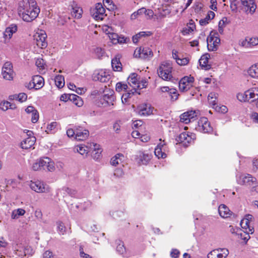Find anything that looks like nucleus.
<instances>
[{
  "label": "nucleus",
  "mask_w": 258,
  "mask_h": 258,
  "mask_svg": "<svg viewBox=\"0 0 258 258\" xmlns=\"http://www.w3.org/2000/svg\"><path fill=\"white\" fill-rule=\"evenodd\" d=\"M19 16L26 22H31L37 18L40 9L35 0H22L19 3Z\"/></svg>",
  "instance_id": "f257e3e1"
},
{
  "label": "nucleus",
  "mask_w": 258,
  "mask_h": 258,
  "mask_svg": "<svg viewBox=\"0 0 258 258\" xmlns=\"http://www.w3.org/2000/svg\"><path fill=\"white\" fill-rule=\"evenodd\" d=\"M172 70V64L169 62L164 61L157 70L158 76L164 80H171L173 77Z\"/></svg>",
  "instance_id": "f03ea898"
},
{
  "label": "nucleus",
  "mask_w": 258,
  "mask_h": 258,
  "mask_svg": "<svg viewBox=\"0 0 258 258\" xmlns=\"http://www.w3.org/2000/svg\"><path fill=\"white\" fill-rule=\"evenodd\" d=\"M29 185L32 190L38 193H48L51 191V187L43 181L31 180Z\"/></svg>",
  "instance_id": "7ed1b4c3"
},
{
  "label": "nucleus",
  "mask_w": 258,
  "mask_h": 258,
  "mask_svg": "<svg viewBox=\"0 0 258 258\" xmlns=\"http://www.w3.org/2000/svg\"><path fill=\"white\" fill-rule=\"evenodd\" d=\"M207 47L209 51L217 50L220 42V39L217 33L211 32L207 39Z\"/></svg>",
  "instance_id": "20e7f679"
},
{
  "label": "nucleus",
  "mask_w": 258,
  "mask_h": 258,
  "mask_svg": "<svg viewBox=\"0 0 258 258\" xmlns=\"http://www.w3.org/2000/svg\"><path fill=\"white\" fill-rule=\"evenodd\" d=\"M134 56L136 58L149 59L153 57V53L152 50L148 47H140L136 49Z\"/></svg>",
  "instance_id": "39448f33"
},
{
  "label": "nucleus",
  "mask_w": 258,
  "mask_h": 258,
  "mask_svg": "<svg viewBox=\"0 0 258 258\" xmlns=\"http://www.w3.org/2000/svg\"><path fill=\"white\" fill-rule=\"evenodd\" d=\"M34 43L41 48H44L47 45L46 41L47 35L45 32L42 30L37 31L33 36Z\"/></svg>",
  "instance_id": "423d86ee"
},
{
  "label": "nucleus",
  "mask_w": 258,
  "mask_h": 258,
  "mask_svg": "<svg viewBox=\"0 0 258 258\" xmlns=\"http://www.w3.org/2000/svg\"><path fill=\"white\" fill-rule=\"evenodd\" d=\"M194 78L189 76L183 77L179 82V89L180 92H184L193 87Z\"/></svg>",
  "instance_id": "0eeeda50"
},
{
  "label": "nucleus",
  "mask_w": 258,
  "mask_h": 258,
  "mask_svg": "<svg viewBox=\"0 0 258 258\" xmlns=\"http://www.w3.org/2000/svg\"><path fill=\"white\" fill-rule=\"evenodd\" d=\"M105 10L101 3L96 4L95 8L90 10V14L96 20H102L106 16Z\"/></svg>",
  "instance_id": "6e6552de"
},
{
  "label": "nucleus",
  "mask_w": 258,
  "mask_h": 258,
  "mask_svg": "<svg viewBox=\"0 0 258 258\" xmlns=\"http://www.w3.org/2000/svg\"><path fill=\"white\" fill-rule=\"evenodd\" d=\"M197 130L204 133H210L212 132L213 127L207 117H201L198 121Z\"/></svg>",
  "instance_id": "1a4fd4ad"
},
{
  "label": "nucleus",
  "mask_w": 258,
  "mask_h": 258,
  "mask_svg": "<svg viewBox=\"0 0 258 258\" xmlns=\"http://www.w3.org/2000/svg\"><path fill=\"white\" fill-rule=\"evenodd\" d=\"M137 113L141 116H148L153 114L154 108L148 103H141L137 106Z\"/></svg>",
  "instance_id": "9d476101"
},
{
  "label": "nucleus",
  "mask_w": 258,
  "mask_h": 258,
  "mask_svg": "<svg viewBox=\"0 0 258 258\" xmlns=\"http://www.w3.org/2000/svg\"><path fill=\"white\" fill-rule=\"evenodd\" d=\"M195 138V135L190 133H182L176 139L179 144H182L184 146L187 147L193 142Z\"/></svg>",
  "instance_id": "9b49d317"
},
{
  "label": "nucleus",
  "mask_w": 258,
  "mask_h": 258,
  "mask_svg": "<svg viewBox=\"0 0 258 258\" xmlns=\"http://www.w3.org/2000/svg\"><path fill=\"white\" fill-rule=\"evenodd\" d=\"M237 182L240 185H252L256 183V179L250 174H241L237 177Z\"/></svg>",
  "instance_id": "f8f14e48"
},
{
  "label": "nucleus",
  "mask_w": 258,
  "mask_h": 258,
  "mask_svg": "<svg viewBox=\"0 0 258 258\" xmlns=\"http://www.w3.org/2000/svg\"><path fill=\"white\" fill-rule=\"evenodd\" d=\"M2 74L3 78L6 80H13L14 78V71L13 66L10 62H6L4 63L3 68Z\"/></svg>",
  "instance_id": "ddd939ff"
},
{
  "label": "nucleus",
  "mask_w": 258,
  "mask_h": 258,
  "mask_svg": "<svg viewBox=\"0 0 258 258\" xmlns=\"http://www.w3.org/2000/svg\"><path fill=\"white\" fill-rule=\"evenodd\" d=\"M44 85V79L39 75L34 76L31 81L29 83L27 87L29 89L34 88L38 90L41 88Z\"/></svg>",
  "instance_id": "4468645a"
},
{
  "label": "nucleus",
  "mask_w": 258,
  "mask_h": 258,
  "mask_svg": "<svg viewBox=\"0 0 258 258\" xmlns=\"http://www.w3.org/2000/svg\"><path fill=\"white\" fill-rule=\"evenodd\" d=\"M229 254L226 248H219L212 250L208 254V258H226Z\"/></svg>",
  "instance_id": "2eb2a0df"
},
{
  "label": "nucleus",
  "mask_w": 258,
  "mask_h": 258,
  "mask_svg": "<svg viewBox=\"0 0 258 258\" xmlns=\"http://www.w3.org/2000/svg\"><path fill=\"white\" fill-rule=\"evenodd\" d=\"M49 162H50V158L48 157H45L40 158L33 164L32 168L34 171L45 170Z\"/></svg>",
  "instance_id": "dca6fc26"
},
{
  "label": "nucleus",
  "mask_w": 258,
  "mask_h": 258,
  "mask_svg": "<svg viewBox=\"0 0 258 258\" xmlns=\"http://www.w3.org/2000/svg\"><path fill=\"white\" fill-rule=\"evenodd\" d=\"M241 3L247 13L252 14L254 13L256 6L253 0H241Z\"/></svg>",
  "instance_id": "f3484780"
},
{
  "label": "nucleus",
  "mask_w": 258,
  "mask_h": 258,
  "mask_svg": "<svg viewBox=\"0 0 258 258\" xmlns=\"http://www.w3.org/2000/svg\"><path fill=\"white\" fill-rule=\"evenodd\" d=\"M197 115L198 112L196 111H188L181 114L180 116V120L181 122L186 124L189 123L191 119L196 117Z\"/></svg>",
  "instance_id": "a211bd4d"
},
{
  "label": "nucleus",
  "mask_w": 258,
  "mask_h": 258,
  "mask_svg": "<svg viewBox=\"0 0 258 258\" xmlns=\"http://www.w3.org/2000/svg\"><path fill=\"white\" fill-rule=\"evenodd\" d=\"M258 44V38L257 37H246L241 42V46L245 48H250Z\"/></svg>",
  "instance_id": "6ab92c4d"
},
{
  "label": "nucleus",
  "mask_w": 258,
  "mask_h": 258,
  "mask_svg": "<svg viewBox=\"0 0 258 258\" xmlns=\"http://www.w3.org/2000/svg\"><path fill=\"white\" fill-rule=\"evenodd\" d=\"M89 132L87 130L83 129L81 126H78L76 129L75 139L78 141H83L88 138Z\"/></svg>",
  "instance_id": "aec40b11"
},
{
  "label": "nucleus",
  "mask_w": 258,
  "mask_h": 258,
  "mask_svg": "<svg viewBox=\"0 0 258 258\" xmlns=\"http://www.w3.org/2000/svg\"><path fill=\"white\" fill-rule=\"evenodd\" d=\"M35 141L36 139L35 137H28L22 141L21 143V147L23 149H29L34 145Z\"/></svg>",
  "instance_id": "412c9836"
},
{
  "label": "nucleus",
  "mask_w": 258,
  "mask_h": 258,
  "mask_svg": "<svg viewBox=\"0 0 258 258\" xmlns=\"http://www.w3.org/2000/svg\"><path fill=\"white\" fill-rule=\"evenodd\" d=\"M139 160L143 164H147L151 160L152 155L145 152L139 151L136 155Z\"/></svg>",
  "instance_id": "4be33fe9"
},
{
  "label": "nucleus",
  "mask_w": 258,
  "mask_h": 258,
  "mask_svg": "<svg viewBox=\"0 0 258 258\" xmlns=\"http://www.w3.org/2000/svg\"><path fill=\"white\" fill-rule=\"evenodd\" d=\"M140 78L136 73H133L127 78V82L128 84L133 88L135 90L139 87L138 83Z\"/></svg>",
  "instance_id": "5701e85b"
},
{
  "label": "nucleus",
  "mask_w": 258,
  "mask_h": 258,
  "mask_svg": "<svg viewBox=\"0 0 258 258\" xmlns=\"http://www.w3.org/2000/svg\"><path fill=\"white\" fill-rule=\"evenodd\" d=\"M93 79L94 81H98L101 82H106L109 79V76L106 73L101 71L98 73H95L93 74Z\"/></svg>",
  "instance_id": "b1692460"
},
{
  "label": "nucleus",
  "mask_w": 258,
  "mask_h": 258,
  "mask_svg": "<svg viewBox=\"0 0 258 258\" xmlns=\"http://www.w3.org/2000/svg\"><path fill=\"white\" fill-rule=\"evenodd\" d=\"M248 101L253 102L258 99V88H253L246 91Z\"/></svg>",
  "instance_id": "393cba45"
},
{
  "label": "nucleus",
  "mask_w": 258,
  "mask_h": 258,
  "mask_svg": "<svg viewBox=\"0 0 258 258\" xmlns=\"http://www.w3.org/2000/svg\"><path fill=\"white\" fill-rule=\"evenodd\" d=\"M26 112L28 114L31 113V121L33 123L37 122L39 119V114L36 109L32 106H29L25 109Z\"/></svg>",
  "instance_id": "a878e982"
},
{
  "label": "nucleus",
  "mask_w": 258,
  "mask_h": 258,
  "mask_svg": "<svg viewBox=\"0 0 258 258\" xmlns=\"http://www.w3.org/2000/svg\"><path fill=\"white\" fill-rule=\"evenodd\" d=\"M210 54L206 53L203 55L199 60V63L201 67L206 70H209L211 68V65L209 64V59Z\"/></svg>",
  "instance_id": "bb28decb"
},
{
  "label": "nucleus",
  "mask_w": 258,
  "mask_h": 258,
  "mask_svg": "<svg viewBox=\"0 0 258 258\" xmlns=\"http://www.w3.org/2000/svg\"><path fill=\"white\" fill-rule=\"evenodd\" d=\"M77 191L74 189L70 188L68 187H63L59 189L58 191L57 194H60L64 197L67 195L71 197H74L76 195Z\"/></svg>",
  "instance_id": "cd10ccee"
},
{
  "label": "nucleus",
  "mask_w": 258,
  "mask_h": 258,
  "mask_svg": "<svg viewBox=\"0 0 258 258\" xmlns=\"http://www.w3.org/2000/svg\"><path fill=\"white\" fill-rule=\"evenodd\" d=\"M124 159L123 154L119 153L113 156L110 160V164L113 166L121 164Z\"/></svg>",
  "instance_id": "c85d7f7f"
},
{
  "label": "nucleus",
  "mask_w": 258,
  "mask_h": 258,
  "mask_svg": "<svg viewBox=\"0 0 258 258\" xmlns=\"http://www.w3.org/2000/svg\"><path fill=\"white\" fill-rule=\"evenodd\" d=\"M249 76L254 79L258 78V62L251 65L247 70Z\"/></svg>",
  "instance_id": "c756f323"
},
{
  "label": "nucleus",
  "mask_w": 258,
  "mask_h": 258,
  "mask_svg": "<svg viewBox=\"0 0 258 258\" xmlns=\"http://www.w3.org/2000/svg\"><path fill=\"white\" fill-rule=\"evenodd\" d=\"M164 144L160 143L155 149L154 153L158 158H165L166 154L163 151L162 148L164 147Z\"/></svg>",
  "instance_id": "7c9ffc66"
},
{
  "label": "nucleus",
  "mask_w": 258,
  "mask_h": 258,
  "mask_svg": "<svg viewBox=\"0 0 258 258\" xmlns=\"http://www.w3.org/2000/svg\"><path fill=\"white\" fill-rule=\"evenodd\" d=\"M218 211L219 215L223 218H227L231 215L229 208L225 205H221L219 207Z\"/></svg>",
  "instance_id": "2f4dec72"
},
{
  "label": "nucleus",
  "mask_w": 258,
  "mask_h": 258,
  "mask_svg": "<svg viewBox=\"0 0 258 258\" xmlns=\"http://www.w3.org/2000/svg\"><path fill=\"white\" fill-rule=\"evenodd\" d=\"M111 65L114 71H120L122 69V64L120 61L119 55H116L112 59Z\"/></svg>",
  "instance_id": "473e14b6"
},
{
  "label": "nucleus",
  "mask_w": 258,
  "mask_h": 258,
  "mask_svg": "<svg viewBox=\"0 0 258 258\" xmlns=\"http://www.w3.org/2000/svg\"><path fill=\"white\" fill-rule=\"evenodd\" d=\"M17 30V25L15 24L11 25L10 27L6 28L4 32L5 37L10 39L12 37L13 34L15 33Z\"/></svg>",
  "instance_id": "72a5a7b5"
},
{
  "label": "nucleus",
  "mask_w": 258,
  "mask_h": 258,
  "mask_svg": "<svg viewBox=\"0 0 258 258\" xmlns=\"http://www.w3.org/2000/svg\"><path fill=\"white\" fill-rule=\"evenodd\" d=\"M215 15V13L211 11H209L206 17L200 20V24L201 26L206 25L209 23L211 20H212L214 18Z\"/></svg>",
  "instance_id": "f704fd0d"
},
{
  "label": "nucleus",
  "mask_w": 258,
  "mask_h": 258,
  "mask_svg": "<svg viewBox=\"0 0 258 258\" xmlns=\"http://www.w3.org/2000/svg\"><path fill=\"white\" fill-rule=\"evenodd\" d=\"M75 150L82 155H87L90 152L88 146H85L84 145H80L76 146Z\"/></svg>",
  "instance_id": "c9c22d12"
},
{
  "label": "nucleus",
  "mask_w": 258,
  "mask_h": 258,
  "mask_svg": "<svg viewBox=\"0 0 258 258\" xmlns=\"http://www.w3.org/2000/svg\"><path fill=\"white\" fill-rule=\"evenodd\" d=\"M196 29V26L194 23L192 22V21L191 20L190 22L188 24L186 27H185L183 29L182 31V33L183 35H185L189 34L190 33L194 31V30Z\"/></svg>",
  "instance_id": "e433bc0d"
},
{
  "label": "nucleus",
  "mask_w": 258,
  "mask_h": 258,
  "mask_svg": "<svg viewBox=\"0 0 258 258\" xmlns=\"http://www.w3.org/2000/svg\"><path fill=\"white\" fill-rule=\"evenodd\" d=\"M109 27L108 28V29L106 30V33L108 35V37L111 40V41L113 43L116 44L119 43V38L118 37V35L116 33L110 32L109 29Z\"/></svg>",
  "instance_id": "4c0bfd02"
},
{
  "label": "nucleus",
  "mask_w": 258,
  "mask_h": 258,
  "mask_svg": "<svg viewBox=\"0 0 258 258\" xmlns=\"http://www.w3.org/2000/svg\"><path fill=\"white\" fill-rule=\"evenodd\" d=\"M217 94L214 92H211L208 95V102L210 104L213 106V108L217 105Z\"/></svg>",
  "instance_id": "58836bf2"
},
{
  "label": "nucleus",
  "mask_w": 258,
  "mask_h": 258,
  "mask_svg": "<svg viewBox=\"0 0 258 258\" xmlns=\"http://www.w3.org/2000/svg\"><path fill=\"white\" fill-rule=\"evenodd\" d=\"M240 225L241 228L244 229V232L247 234H252L253 233L254 229L250 225H247L241 220Z\"/></svg>",
  "instance_id": "ea45409f"
},
{
  "label": "nucleus",
  "mask_w": 258,
  "mask_h": 258,
  "mask_svg": "<svg viewBox=\"0 0 258 258\" xmlns=\"http://www.w3.org/2000/svg\"><path fill=\"white\" fill-rule=\"evenodd\" d=\"M56 86L59 88H61L64 85V78L61 75H58L55 77L54 79Z\"/></svg>",
  "instance_id": "a19ab883"
},
{
  "label": "nucleus",
  "mask_w": 258,
  "mask_h": 258,
  "mask_svg": "<svg viewBox=\"0 0 258 258\" xmlns=\"http://www.w3.org/2000/svg\"><path fill=\"white\" fill-rule=\"evenodd\" d=\"M25 211L21 208H19L18 209L15 210L13 211L12 213V219H17L20 216H23L25 214Z\"/></svg>",
  "instance_id": "79ce46f5"
},
{
  "label": "nucleus",
  "mask_w": 258,
  "mask_h": 258,
  "mask_svg": "<svg viewBox=\"0 0 258 258\" xmlns=\"http://www.w3.org/2000/svg\"><path fill=\"white\" fill-rule=\"evenodd\" d=\"M88 147L89 150H90V152L92 151V152L98 151V153H101L102 150L100 147V145L94 143H91L88 144Z\"/></svg>",
  "instance_id": "37998d69"
},
{
  "label": "nucleus",
  "mask_w": 258,
  "mask_h": 258,
  "mask_svg": "<svg viewBox=\"0 0 258 258\" xmlns=\"http://www.w3.org/2000/svg\"><path fill=\"white\" fill-rule=\"evenodd\" d=\"M116 244H117V246L116 247V250L120 254H123V253L125 251V249L124 246L123 242L121 241L118 240L116 241Z\"/></svg>",
  "instance_id": "c03bdc74"
},
{
  "label": "nucleus",
  "mask_w": 258,
  "mask_h": 258,
  "mask_svg": "<svg viewBox=\"0 0 258 258\" xmlns=\"http://www.w3.org/2000/svg\"><path fill=\"white\" fill-rule=\"evenodd\" d=\"M127 88V85L125 84H122L121 82H118L116 84V91L118 92L122 90L126 91Z\"/></svg>",
  "instance_id": "a18cd8bd"
},
{
  "label": "nucleus",
  "mask_w": 258,
  "mask_h": 258,
  "mask_svg": "<svg viewBox=\"0 0 258 258\" xmlns=\"http://www.w3.org/2000/svg\"><path fill=\"white\" fill-rule=\"evenodd\" d=\"M237 99L241 102L248 101V98L247 97V94L246 91L244 93H239L237 94Z\"/></svg>",
  "instance_id": "49530a36"
},
{
  "label": "nucleus",
  "mask_w": 258,
  "mask_h": 258,
  "mask_svg": "<svg viewBox=\"0 0 258 258\" xmlns=\"http://www.w3.org/2000/svg\"><path fill=\"white\" fill-rule=\"evenodd\" d=\"M141 13H143V14H145L146 16H148L149 19H151L153 16L154 12L152 10H147L144 8H141V10L139 12H141Z\"/></svg>",
  "instance_id": "de8ad7c7"
},
{
  "label": "nucleus",
  "mask_w": 258,
  "mask_h": 258,
  "mask_svg": "<svg viewBox=\"0 0 258 258\" xmlns=\"http://www.w3.org/2000/svg\"><path fill=\"white\" fill-rule=\"evenodd\" d=\"M94 52L98 58H101L104 54V51L100 47H97L94 49Z\"/></svg>",
  "instance_id": "09e8293b"
},
{
  "label": "nucleus",
  "mask_w": 258,
  "mask_h": 258,
  "mask_svg": "<svg viewBox=\"0 0 258 258\" xmlns=\"http://www.w3.org/2000/svg\"><path fill=\"white\" fill-rule=\"evenodd\" d=\"M171 97V99L173 101L176 100L178 98L179 94L175 89L171 88L169 94Z\"/></svg>",
  "instance_id": "8fccbe9b"
},
{
  "label": "nucleus",
  "mask_w": 258,
  "mask_h": 258,
  "mask_svg": "<svg viewBox=\"0 0 258 258\" xmlns=\"http://www.w3.org/2000/svg\"><path fill=\"white\" fill-rule=\"evenodd\" d=\"M35 64L36 66L39 68L40 69H44L45 62L44 60L41 58H38L36 59Z\"/></svg>",
  "instance_id": "3c124183"
},
{
  "label": "nucleus",
  "mask_w": 258,
  "mask_h": 258,
  "mask_svg": "<svg viewBox=\"0 0 258 258\" xmlns=\"http://www.w3.org/2000/svg\"><path fill=\"white\" fill-rule=\"evenodd\" d=\"M57 123L56 122H52L50 124H48L46 132L47 133H50L51 132L55 130L57 126Z\"/></svg>",
  "instance_id": "603ef678"
},
{
  "label": "nucleus",
  "mask_w": 258,
  "mask_h": 258,
  "mask_svg": "<svg viewBox=\"0 0 258 258\" xmlns=\"http://www.w3.org/2000/svg\"><path fill=\"white\" fill-rule=\"evenodd\" d=\"M217 111L224 113L227 112L228 109L225 105L219 106L217 104L214 107Z\"/></svg>",
  "instance_id": "864d4df0"
},
{
  "label": "nucleus",
  "mask_w": 258,
  "mask_h": 258,
  "mask_svg": "<svg viewBox=\"0 0 258 258\" xmlns=\"http://www.w3.org/2000/svg\"><path fill=\"white\" fill-rule=\"evenodd\" d=\"M133 95V93H125L122 95L121 97V100L122 102L124 104L128 102V98L131 97V96Z\"/></svg>",
  "instance_id": "5fc2aeb1"
},
{
  "label": "nucleus",
  "mask_w": 258,
  "mask_h": 258,
  "mask_svg": "<svg viewBox=\"0 0 258 258\" xmlns=\"http://www.w3.org/2000/svg\"><path fill=\"white\" fill-rule=\"evenodd\" d=\"M104 99L106 101L107 103L109 105H113V102L115 100V97L113 95H110V96L106 95L104 96Z\"/></svg>",
  "instance_id": "6e6d98bb"
},
{
  "label": "nucleus",
  "mask_w": 258,
  "mask_h": 258,
  "mask_svg": "<svg viewBox=\"0 0 258 258\" xmlns=\"http://www.w3.org/2000/svg\"><path fill=\"white\" fill-rule=\"evenodd\" d=\"M189 59L188 57L177 59L176 62L180 66H185L188 64Z\"/></svg>",
  "instance_id": "4d7b16f0"
},
{
  "label": "nucleus",
  "mask_w": 258,
  "mask_h": 258,
  "mask_svg": "<svg viewBox=\"0 0 258 258\" xmlns=\"http://www.w3.org/2000/svg\"><path fill=\"white\" fill-rule=\"evenodd\" d=\"M57 228L59 232L61 234H64L66 232V227L61 222H57Z\"/></svg>",
  "instance_id": "13d9d810"
},
{
  "label": "nucleus",
  "mask_w": 258,
  "mask_h": 258,
  "mask_svg": "<svg viewBox=\"0 0 258 258\" xmlns=\"http://www.w3.org/2000/svg\"><path fill=\"white\" fill-rule=\"evenodd\" d=\"M104 4L108 10H113L115 7L111 0H104Z\"/></svg>",
  "instance_id": "bf43d9fd"
},
{
  "label": "nucleus",
  "mask_w": 258,
  "mask_h": 258,
  "mask_svg": "<svg viewBox=\"0 0 258 258\" xmlns=\"http://www.w3.org/2000/svg\"><path fill=\"white\" fill-rule=\"evenodd\" d=\"M47 164L48 165H47V167L46 168L47 171L53 172L55 170L54 163L51 160V159H50V162H49V163Z\"/></svg>",
  "instance_id": "052dcab7"
},
{
  "label": "nucleus",
  "mask_w": 258,
  "mask_h": 258,
  "mask_svg": "<svg viewBox=\"0 0 258 258\" xmlns=\"http://www.w3.org/2000/svg\"><path fill=\"white\" fill-rule=\"evenodd\" d=\"M139 87L137 89H141L146 88L148 85V82L146 80H140L138 83Z\"/></svg>",
  "instance_id": "680f3d73"
},
{
  "label": "nucleus",
  "mask_w": 258,
  "mask_h": 258,
  "mask_svg": "<svg viewBox=\"0 0 258 258\" xmlns=\"http://www.w3.org/2000/svg\"><path fill=\"white\" fill-rule=\"evenodd\" d=\"M17 98L20 102H23L27 100V95L24 93H21L17 95Z\"/></svg>",
  "instance_id": "e2e57ef3"
},
{
  "label": "nucleus",
  "mask_w": 258,
  "mask_h": 258,
  "mask_svg": "<svg viewBox=\"0 0 258 258\" xmlns=\"http://www.w3.org/2000/svg\"><path fill=\"white\" fill-rule=\"evenodd\" d=\"M72 99L74 101L76 100L77 101V102H75V104L78 106H81L83 105V101L79 96L74 95L73 96Z\"/></svg>",
  "instance_id": "0e129e2a"
},
{
  "label": "nucleus",
  "mask_w": 258,
  "mask_h": 258,
  "mask_svg": "<svg viewBox=\"0 0 258 258\" xmlns=\"http://www.w3.org/2000/svg\"><path fill=\"white\" fill-rule=\"evenodd\" d=\"M82 11V10L79 8H78L77 9L74 8L72 13L75 15V17L80 18L81 17Z\"/></svg>",
  "instance_id": "69168bd1"
},
{
  "label": "nucleus",
  "mask_w": 258,
  "mask_h": 258,
  "mask_svg": "<svg viewBox=\"0 0 258 258\" xmlns=\"http://www.w3.org/2000/svg\"><path fill=\"white\" fill-rule=\"evenodd\" d=\"M180 254V251L177 249H172L170 252L172 258H178Z\"/></svg>",
  "instance_id": "338daca9"
},
{
  "label": "nucleus",
  "mask_w": 258,
  "mask_h": 258,
  "mask_svg": "<svg viewBox=\"0 0 258 258\" xmlns=\"http://www.w3.org/2000/svg\"><path fill=\"white\" fill-rule=\"evenodd\" d=\"M0 108L3 111H6L9 109V102L4 101L1 102L0 104Z\"/></svg>",
  "instance_id": "774afa93"
}]
</instances>
